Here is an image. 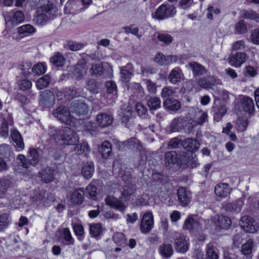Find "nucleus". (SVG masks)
<instances>
[{"label":"nucleus","instance_id":"obj_1","mask_svg":"<svg viewBox=\"0 0 259 259\" xmlns=\"http://www.w3.org/2000/svg\"><path fill=\"white\" fill-rule=\"evenodd\" d=\"M33 6L36 9L34 22L38 25H42L53 19L57 13V8L48 0H32Z\"/></svg>","mask_w":259,"mask_h":259},{"label":"nucleus","instance_id":"obj_2","mask_svg":"<svg viewBox=\"0 0 259 259\" xmlns=\"http://www.w3.org/2000/svg\"><path fill=\"white\" fill-rule=\"evenodd\" d=\"M49 134L59 145H75L79 141L77 134L69 127L56 128L50 127Z\"/></svg>","mask_w":259,"mask_h":259},{"label":"nucleus","instance_id":"obj_3","mask_svg":"<svg viewBox=\"0 0 259 259\" xmlns=\"http://www.w3.org/2000/svg\"><path fill=\"white\" fill-rule=\"evenodd\" d=\"M186 153L183 152L178 153L176 151H170L165 153L164 161L165 165L168 166L175 164L180 165L186 162Z\"/></svg>","mask_w":259,"mask_h":259},{"label":"nucleus","instance_id":"obj_4","mask_svg":"<svg viewBox=\"0 0 259 259\" xmlns=\"http://www.w3.org/2000/svg\"><path fill=\"white\" fill-rule=\"evenodd\" d=\"M90 73L95 75H104L105 77L110 78L112 76V66L108 63H97L93 64L90 70Z\"/></svg>","mask_w":259,"mask_h":259},{"label":"nucleus","instance_id":"obj_5","mask_svg":"<svg viewBox=\"0 0 259 259\" xmlns=\"http://www.w3.org/2000/svg\"><path fill=\"white\" fill-rule=\"evenodd\" d=\"M28 154L27 158L22 154H19L17 156V159L20 162L21 165L26 168H28L30 165H36L39 161V155L36 149H30Z\"/></svg>","mask_w":259,"mask_h":259},{"label":"nucleus","instance_id":"obj_6","mask_svg":"<svg viewBox=\"0 0 259 259\" xmlns=\"http://www.w3.org/2000/svg\"><path fill=\"white\" fill-rule=\"evenodd\" d=\"M192 117L188 116V123L192 126H196L197 125H201L207 121V113L206 112L199 109H193L192 111Z\"/></svg>","mask_w":259,"mask_h":259},{"label":"nucleus","instance_id":"obj_7","mask_svg":"<svg viewBox=\"0 0 259 259\" xmlns=\"http://www.w3.org/2000/svg\"><path fill=\"white\" fill-rule=\"evenodd\" d=\"M176 13V9L175 7L163 4L158 8L152 16L154 18L163 20L173 16Z\"/></svg>","mask_w":259,"mask_h":259},{"label":"nucleus","instance_id":"obj_8","mask_svg":"<svg viewBox=\"0 0 259 259\" xmlns=\"http://www.w3.org/2000/svg\"><path fill=\"white\" fill-rule=\"evenodd\" d=\"M53 114L59 120L67 125H70L73 121V118L71 116L70 111L64 106L56 108Z\"/></svg>","mask_w":259,"mask_h":259},{"label":"nucleus","instance_id":"obj_9","mask_svg":"<svg viewBox=\"0 0 259 259\" xmlns=\"http://www.w3.org/2000/svg\"><path fill=\"white\" fill-rule=\"evenodd\" d=\"M239 225L244 231L247 233H256L258 229L257 223L251 217L244 215L241 217Z\"/></svg>","mask_w":259,"mask_h":259},{"label":"nucleus","instance_id":"obj_10","mask_svg":"<svg viewBox=\"0 0 259 259\" xmlns=\"http://www.w3.org/2000/svg\"><path fill=\"white\" fill-rule=\"evenodd\" d=\"M70 111L77 116L81 117L87 115L89 110V106L83 101H77L72 102L70 107Z\"/></svg>","mask_w":259,"mask_h":259},{"label":"nucleus","instance_id":"obj_11","mask_svg":"<svg viewBox=\"0 0 259 259\" xmlns=\"http://www.w3.org/2000/svg\"><path fill=\"white\" fill-rule=\"evenodd\" d=\"M154 219L153 214L150 212H146L142 219L140 230L143 233L149 232L153 227Z\"/></svg>","mask_w":259,"mask_h":259},{"label":"nucleus","instance_id":"obj_12","mask_svg":"<svg viewBox=\"0 0 259 259\" xmlns=\"http://www.w3.org/2000/svg\"><path fill=\"white\" fill-rule=\"evenodd\" d=\"M5 20L11 25L15 26L22 22L25 19L24 15L21 11L11 12L7 14L5 16Z\"/></svg>","mask_w":259,"mask_h":259},{"label":"nucleus","instance_id":"obj_13","mask_svg":"<svg viewBox=\"0 0 259 259\" xmlns=\"http://www.w3.org/2000/svg\"><path fill=\"white\" fill-rule=\"evenodd\" d=\"M39 101L42 105L46 107H52L55 102L53 92L48 90L44 91L40 95Z\"/></svg>","mask_w":259,"mask_h":259},{"label":"nucleus","instance_id":"obj_14","mask_svg":"<svg viewBox=\"0 0 259 259\" xmlns=\"http://www.w3.org/2000/svg\"><path fill=\"white\" fill-rule=\"evenodd\" d=\"M232 190V188L227 183H219L214 189L215 194L220 200L227 198L231 194Z\"/></svg>","mask_w":259,"mask_h":259},{"label":"nucleus","instance_id":"obj_15","mask_svg":"<svg viewBox=\"0 0 259 259\" xmlns=\"http://www.w3.org/2000/svg\"><path fill=\"white\" fill-rule=\"evenodd\" d=\"M121 122L127 128L131 127L132 120V111L131 108L126 105H124L121 108Z\"/></svg>","mask_w":259,"mask_h":259},{"label":"nucleus","instance_id":"obj_16","mask_svg":"<svg viewBox=\"0 0 259 259\" xmlns=\"http://www.w3.org/2000/svg\"><path fill=\"white\" fill-rule=\"evenodd\" d=\"M178 200L183 206H186L189 204L191 199L190 191L185 187H180L177 191Z\"/></svg>","mask_w":259,"mask_h":259},{"label":"nucleus","instance_id":"obj_17","mask_svg":"<svg viewBox=\"0 0 259 259\" xmlns=\"http://www.w3.org/2000/svg\"><path fill=\"white\" fill-rule=\"evenodd\" d=\"M188 115L185 117H178L174 119L170 124V130L172 132H178L183 130L187 125Z\"/></svg>","mask_w":259,"mask_h":259},{"label":"nucleus","instance_id":"obj_18","mask_svg":"<svg viewBox=\"0 0 259 259\" xmlns=\"http://www.w3.org/2000/svg\"><path fill=\"white\" fill-rule=\"evenodd\" d=\"M176 250L180 253H184L189 249V243L185 236L179 235L177 236L175 241Z\"/></svg>","mask_w":259,"mask_h":259},{"label":"nucleus","instance_id":"obj_19","mask_svg":"<svg viewBox=\"0 0 259 259\" xmlns=\"http://www.w3.org/2000/svg\"><path fill=\"white\" fill-rule=\"evenodd\" d=\"M46 192L44 189H36L31 197V201L36 205H44L47 201Z\"/></svg>","mask_w":259,"mask_h":259},{"label":"nucleus","instance_id":"obj_20","mask_svg":"<svg viewBox=\"0 0 259 259\" xmlns=\"http://www.w3.org/2000/svg\"><path fill=\"white\" fill-rule=\"evenodd\" d=\"M134 74V67L131 63L120 67V79L123 82H128Z\"/></svg>","mask_w":259,"mask_h":259},{"label":"nucleus","instance_id":"obj_21","mask_svg":"<svg viewBox=\"0 0 259 259\" xmlns=\"http://www.w3.org/2000/svg\"><path fill=\"white\" fill-rule=\"evenodd\" d=\"M105 201L106 204L120 211H124L125 209L124 203L114 197L108 196L105 198Z\"/></svg>","mask_w":259,"mask_h":259},{"label":"nucleus","instance_id":"obj_22","mask_svg":"<svg viewBox=\"0 0 259 259\" xmlns=\"http://www.w3.org/2000/svg\"><path fill=\"white\" fill-rule=\"evenodd\" d=\"M243 204V199L240 198L233 202L225 203L223 207L227 211L238 213L241 211Z\"/></svg>","mask_w":259,"mask_h":259},{"label":"nucleus","instance_id":"obj_23","mask_svg":"<svg viewBox=\"0 0 259 259\" xmlns=\"http://www.w3.org/2000/svg\"><path fill=\"white\" fill-rule=\"evenodd\" d=\"M200 223L196 219L192 218H187L183 226V229L190 231H197L201 229Z\"/></svg>","mask_w":259,"mask_h":259},{"label":"nucleus","instance_id":"obj_24","mask_svg":"<svg viewBox=\"0 0 259 259\" xmlns=\"http://www.w3.org/2000/svg\"><path fill=\"white\" fill-rule=\"evenodd\" d=\"M247 57L245 53L243 52L237 53L233 55L230 59V63L235 67L240 66L247 59Z\"/></svg>","mask_w":259,"mask_h":259},{"label":"nucleus","instance_id":"obj_25","mask_svg":"<svg viewBox=\"0 0 259 259\" xmlns=\"http://www.w3.org/2000/svg\"><path fill=\"white\" fill-rule=\"evenodd\" d=\"M11 137L13 141L16 143L17 150L20 151L24 147V144L21 135L16 129L11 131Z\"/></svg>","mask_w":259,"mask_h":259},{"label":"nucleus","instance_id":"obj_26","mask_svg":"<svg viewBox=\"0 0 259 259\" xmlns=\"http://www.w3.org/2000/svg\"><path fill=\"white\" fill-rule=\"evenodd\" d=\"M97 121L100 126L106 127L112 124L113 117L109 114L102 113L97 115Z\"/></svg>","mask_w":259,"mask_h":259},{"label":"nucleus","instance_id":"obj_27","mask_svg":"<svg viewBox=\"0 0 259 259\" xmlns=\"http://www.w3.org/2000/svg\"><path fill=\"white\" fill-rule=\"evenodd\" d=\"M183 77V74L181 70L176 68L172 69L170 72L168 79L171 83L177 84L181 81Z\"/></svg>","mask_w":259,"mask_h":259},{"label":"nucleus","instance_id":"obj_28","mask_svg":"<svg viewBox=\"0 0 259 259\" xmlns=\"http://www.w3.org/2000/svg\"><path fill=\"white\" fill-rule=\"evenodd\" d=\"M189 65L192 70L194 77L202 75L207 72L205 67L196 62H190Z\"/></svg>","mask_w":259,"mask_h":259},{"label":"nucleus","instance_id":"obj_29","mask_svg":"<svg viewBox=\"0 0 259 259\" xmlns=\"http://www.w3.org/2000/svg\"><path fill=\"white\" fill-rule=\"evenodd\" d=\"M183 147L189 151L197 150L200 146L199 143L195 139H187L182 143Z\"/></svg>","mask_w":259,"mask_h":259},{"label":"nucleus","instance_id":"obj_30","mask_svg":"<svg viewBox=\"0 0 259 259\" xmlns=\"http://www.w3.org/2000/svg\"><path fill=\"white\" fill-rule=\"evenodd\" d=\"M42 181L46 183H49L54 180L55 171L49 167L45 168L40 173Z\"/></svg>","mask_w":259,"mask_h":259},{"label":"nucleus","instance_id":"obj_31","mask_svg":"<svg viewBox=\"0 0 259 259\" xmlns=\"http://www.w3.org/2000/svg\"><path fill=\"white\" fill-rule=\"evenodd\" d=\"M243 109L249 114L252 113L254 109V104L253 100L249 97H244L241 100Z\"/></svg>","mask_w":259,"mask_h":259},{"label":"nucleus","instance_id":"obj_32","mask_svg":"<svg viewBox=\"0 0 259 259\" xmlns=\"http://www.w3.org/2000/svg\"><path fill=\"white\" fill-rule=\"evenodd\" d=\"M84 192L83 189H79L74 191L70 196L71 202L75 204H81L83 200Z\"/></svg>","mask_w":259,"mask_h":259},{"label":"nucleus","instance_id":"obj_33","mask_svg":"<svg viewBox=\"0 0 259 259\" xmlns=\"http://www.w3.org/2000/svg\"><path fill=\"white\" fill-rule=\"evenodd\" d=\"M164 106L172 111H177L181 108L180 103L176 99L167 98L163 102Z\"/></svg>","mask_w":259,"mask_h":259},{"label":"nucleus","instance_id":"obj_34","mask_svg":"<svg viewBox=\"0 0 259 259\" xmlns=\"http://www.w3.org/2000/svg\"><path fill=\"white\" fill-rule=\"evenodd\" d=\"M74 151L77 155H87L90 151V148L87 142H82L80 144L75 145Z\"/></svg>","mask_w":259,"mask_h":259},{"label":"nucleus","instance_id":"obj_35","mask_svg":"<svg viewBox=\"0 0 259 259\" xmlns=\"http://www.w3.org/2000/svg\"><path fill=\"white\" fill-rule=\"evenodd\" d=\"M94 171V167L93 163L92 162H88L83 164L81 174L85 178L88 179L92 177Z\"/></svg>","mask_w":259,"mask_h":259},{"label":"nucleus","instance_id":"obj_36","mask_svg":"<svg viewBox=\"0 0 259 259\" xmlns=\"http://www.w3.org/2000/svg\"><path fill=\"white\" fill-rule=\"evenodd\" d=\"M17 32L20 35L27 36L35 32L34 27L30 24H25L17 28Z\"/></svg>","mask_w":259,"mask_h":259},{"label":"nucleus","instance_id":"obj_37","mask_svg":"<svg viewBox=\"0 0 259 259\" xmlns=\"http://www.w3.org/2000/svg\"><path fill=\"white\" fill-rule=\"evenodd\" d=\"M100 151L104 158H107L112 152V146L108 141H104L102 143L100 148Z\"/></svg>","mask_w":259,"mask_h":259},{"label":"nucleus","instance_id":"obj_38","mask_svg":"<svg viewBox=\"0 0 259 259\" xmlns=\"http://www.w3.org/2000/svg\"><path fill=\"white\" fill-rule=\"evenodd\" d=\"M215 79L213 76H209L206 78H201L198 81V85L201 88L208 89L214 85Z\"/></svg>","mask_w":259,"mask_h":259},{"label":"nucleus","instance_id":"obj_39","mask_svg":"<svg viewBox=\"0 0 259 259\" xmlns=\"http://www.w3.org/2000/svg\"><path fill=\"white\" fill-rule=\"evenodd\" d=\"M147 105L150 110H155L161 107V100L159 97H151L147 100Z\"/></svg>","mask_w":259,"mask_h":259},{"label":"nucleus","instance_id":"obj_40","mask_svg":"<svg viewBox=\"0 0 259 259\" xmlns=\"http://www.w3.org/2000/svg\"><path fill=\"white\" fill-rule=\"evenodd\" d=\"M160 253L163 256L168 258L171 256L173 253L172 246L169 244H163L159 247Z\"/></svg>","mask_w":259,"mask_h":259},{"label":"nucleus","instance_id":"obj_41","mask_svg":"<svg viewBox=\"0 0 259 259\" xmlns=\"http://www.w3.org/2000/svg\"><path fill=\"white\" fill-rule=\"evenodd\" d=\"M125 146L130 148L136 149L140 150L142 148V145L140 142L136 138H132L123 143Z\"/></svg>","mask_w":259,"mask_h":259},{"label":"nucleus","instance_id":"obj_42","mask_svg":"<svg viewBox=\"0 0 259 259\" xmlns=\"http://www.w3.org/2000/svg\"><path fill=\"white\" fill-rule=\"evenodd\" d=\"M12 123L13 120L11 116L7 117V119H4L1 131V134L3 137H6L8 136V125H12Z\"/></svg>","mask_w":259,"mask_h":259},{"label":"nucleus","instance_id":"obj_43","mask_svg":"<svg viewBox=\"0 0 259 259\" xmlns=\"http://www.w3.org/2000/svg\"><path fill=\"white\" fill-rule=\"evenodd\" d=\"M218 223L221 229H228L231 225V221L228 217L222 215L219 217Z\"/></svg>","mask_w":259,"mask_h":259},{"label":"nucleus","instance_id":"obj_44","mask_svg":"<svg viewBox=\"0 0 259 259\" xmlns=\"http://www.w3.org/2000/svg\"><path fill=\"white\" fill-rule=\"evenodd\" d=\"M51 62L56 66H63L65 63V60L63 56L58 53L50 58Z\"/></svg>","mask_w":259,"mask_h":259},{"label":"nucleus","instance_id":"obj_45","mask_svg":"<svg viewBox=\"0 0 259 259\" xmlns=\"http://www.w3.org/2000/svg\"><path fill=\"white\" fill-rule=\"evenodd\" d=\"M10 186V183L9 180L7 179L0 180V198L4 197Z\"/></svg>","mask_w":259,"mask_h":259},{"label":"nucleus","instance_id":"obj_46","mask_svg":"<svg viewBox=\"0 0 259 259\" xmlns=\"http://www.w3.org/2000/svg\"><path fill=\"white\" fill-rule=\"evenodd\" d=\"M50 79L49 76L46 75L38 79L36 82L37 88L41 90L48 87L50 83Z\"/></svg>","mask_w":259,"mask_h":259},{"label":"nucleus","instance_id":"obj_47","mask_svg":"<svg viewBox=\"0 0 259 259\" xmlns=\"http://www.w3.org/2000/svg\"><path fill=\"white\" fill-rule=\"evenodd\" d=\"M12 154V151L9 145L0 146V156L7 159L11 156Z\"/></svg>","mask_w":259,"mask_h":259},{"label":"nucleus","instance_id":"obj_48","mask_svg":"<svg viewBox=\"0 0 259 259\" xmlns=\"http://www.w3.org/2000/svg\"><path fill=\"white\" fill-rule=\"evenodd\" d=\"M85 194L87 197L95 200L97 197V188L93 185H89L86 188Z\"/></svg>","mask_w":259,"mask_h":259},{"label":"nucleus","instance_id":"obj_49","mask_svg":"<svg viewBox=\"0 0 259 259\" xmlns=\"http://www.w3.org/2000/svg\"><path fill=\"white\" fill-rule=\"evenodd\" d=\"M253 246L252 240L249 239L242 246L241 251L244 255H248L251 253Z\"/></svg>","mask_w":259,"mask_h":259},{"label":"nucleus","instance_id":"obj_50","mask_svg":"<svg viewBox=\"0 0 259 259\" xmlns=\"http://www.w3.org/2000/svg\"><path fill=\"white\" fill-rule=\"evenodd\" d=\"M68 98H73L78 97H83L84 93L80 90H77L76 88L70 89L67 92Z\"/></svg>","mask_w":259,"mask_h":259},{"label":"nucleus","instance_id":"obj_51","mask_svg":"<svg viewBox=\"0 0 259 259\" xmlns=\"http://www.w3.org/2000/svg\"><path fill=\"white\" fill-rule=\"evenodd\" d=\"M102 231V226L99 223L93 224L90 226L91 234L94 237L98 236Z\"/></svg>","mask_w":259,"mask_h":259},{"label":"nucleus","instance_id":"obj_52","mask_svg":"<svg viewBox=\"0 0 259 259\" xmlns=\"http://www.w3.org/2000/svg\"><path fill=\"white\" fill-rule=\"evenodd\" d=\"M158 39L166 45L170 44L173 40L172 36L167 33H158L157 36Z\"/></svg>","mask_w":259,"mask_h":259},{"label":"nucleus","instance_id":"obj_53","mask_svg":"<svg viewBox=\"0 0 259 259\" xmlns=\"http://www.w3.org/2000/svg\"><path fill=\"white\" fill-rule=\"evenodd\" d=\"M242 16L243 18L245 19L259 20V14L251 10L243 11Z\"/></svg>","mask_w":259,"mask_h":259},{"label":"nucleus","instance_id":"obj_54","mask_svg":"<svg viewBox=\"0 0 259 259\" xmlns=\"http://www.w3.org/2000/svg\"><path fill=\"white\" fill-rule=\"evenodd\" d=\"M207 255L209 259H218L219 255L214 247L211 244H208L206 247Z\"/></svg>","mask_w":259,"mask_h":259},{"label":"nucleus","instance_id":"obj_55","mask_svg":"<svg viewBox=\"0 0 259 259\" xmlns=\"http://www.w3.org/2000/svg\"><path fill=\"white\" fill-rule=\"evenodd\" d=\"M226 112V109L224 106H221L215 110L214 119L216 121H220Z\"/></svg>","mask_w":259,"mask_h":259},{"label":"nucleus","instance_id":"obj_56","mask_svg":"<svg viewBox=\"0 0 259 259\" xmlns=\"http://www.w3.org/2000/svg\"><path fill=\"white\" fill-rule=\"evenodd\" d=\"M123 29L126 33H132L136 35L139 38H140L142 36V35L139 33V28L137 27H134L133 25H130L123 27Z\"/></svg>","mask_w":259,"mask_h":259},{"label":"nucleus","instance_id":"obj_57","mask_svg":"<svg viewBox=\"0 0 259 259\" xmlns=\"http://www.w3.org/2000/svg\"><path fill=\"white\" fill-rule=\"evenodd\" d=\"M144 81L146 85L148 92L152 94H155L157 91V86L156 84L149 79H145Z\"/></svg>","mask_w":259,"mask_h":259},{"label":"nucleus","instance_id":"obj_58","mask_svg":"<svg viewBox=\"0 0 259 259\" xmlns=\"http://www.w3.org/2000/svg\"><path fill=\"white\" fill-rule=\"evenodd\" d=\"M175 93V91L171 87H164L161 93V96L163 98H170Z\"/></svg>","mask_w":259,"mask_h":259},{"label":"nucleus","instance_id":"obj_59","mask_svg":"<svg viewBox=\"0 0 259 259\" xmlns=\"http://www.w3.org/2000/svg\"><path fill=\"white\" fill-rule=\"evenodd\" d=\"M113 239L114 241L119 245L125 244L126 240L125 236L124 234L121 233H116L114 234Z\"/></svg>","mask_w":259,"mask_h":259},{"label":"nucleus","instance_id":"obj_60","mask_svg":"<svg viewBox=\"0 0 259 259\" xmlns=\"http://www.w3.org/2000/svg\"><path fill=\"white\" fill-rule=\"evenodd\" d=\"M9 217L7 213L0 214V230L7 227L9 223Z\"/></svg>","mask_w":259,"mask_h":259},{"label":"nucleus","instance_id":"obj_61","mask_svg":"<svg viewBox=\"0 0 259 259\" xmlns=\"http://www.w3.org/2000/svg\"><path fill=\"white\" fill-rule=\"evenodd\" d=\"M47 68L43 63H39L32 68V71L35 73L40 75L44 73L46 71Z\"/></svg>","mask_w":259,"mask_h":259},{"label":"nucleus","instance_id":"obj_62","mask_svg":"<svg viewBox=\"0 0 259 259\" xmlns=\"http://www.w3.org/2000/svg\"><path fill=\"white\" fill-rule=\"evenodd\" d=\"M236 32L239 34H244L247 32V28L243 20L239 21L235 26Z\"/></svg>","mask_w":259,"mask_h":259},{"label":"nucleus","instance_id":"obj_63","mask_svg":"<svg viewBox=\"0 0 259 259\" xmlns=\"http://www.w3.org/2000/svg\"><path fill=\"white\" fill-rule=\"evenodd\" d=\"M63 235L64 239L68 242L69 244H73L74 240L68 228H66L63 229Z\"/></svg>","mask_w":259,"mask_h":259},{"label":"nucleus","instance_id":"obj_64","mask_svg":"<svg viewBox=\"0 0 259 259\" xmlns=\"http://www.w3.org/2000/svg\"><path fill=\"white\" fill-rule=\"evenodd\" d=\"M87 86L88 89L93 93H96L98 92V87L97 83L95 80L93 79L89 80L87 82Z\"/></svg>","mask_w":259,"mask_h":259}]
</instances>
